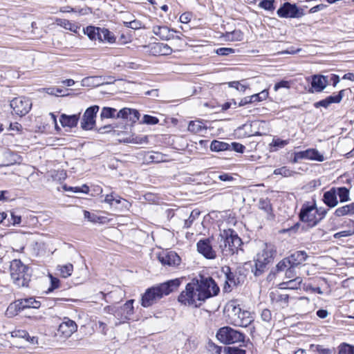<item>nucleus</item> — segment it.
<instances>
[{
  "label": "nucleus",
  "mask_w": 354,
  "mask_h": 354,
  "mask_svg": "<svg viewBox=\"0 0 354 354\" xmlns=\"http://www.w3.org/2000/svg\"><path fill=\"white\" fill-rule=\"evenodd\" d=\"M289 267H292L288 258H284L280 261L276 266L278 272L286 270Z\"/></svg>",
  "instance_id": "obj_42"
},
{
  "label": "nucleus",
  "mask_w": 354,
  "mask_h": 354,
  "mask_svg": "<svg viewBox=\"0 0 354 354\" xmlns=\"http://www.w3.org/2000/svg\"><path fill=\"white\" fill-rule=\"evenodd\" d=\"M10 106L12 109V113L21 117L30 111L32 107V102L28 98L17 97L10 101Z\"/></svg>",
  "instance_id": "obj_11"
},
{
  "label": "nucleus",
  "mask_w": 354,
  "mask_h": 354,
  "mask_svg": "<svg viewBox=\"0 0 354 354\" xmlns=\"http://www.w3.org/2000/svg\"><path fill=\"white\" fill-rule=\"evenodd\" d=\"M50 287L48 288V292H52L59 287V280L56 277H53L52 275H50Z\"/></svg>",
  "instance_id": "obj_57"
},
{
  "label": "nucleus",
  "mask_w": 354,
  "mask_h": 354,
  "mask_svg": "<svg viewBox=\"0 0 354 354\" xmlns=\"http://www.w3.org/2000/svg\"><path fill=\"white\" fill-rule=\"evenodd\" d=\"M277 15L281 18H299L304 14L303 9L297 7L295 3L285 2L277 11Z\"/></svg>",
  "instance_id": "obj_12"
},
{
  "label": "nucleus",
  "mask_w": 354,
  "mask_h": 354,
  "mask_svg": "<svg viewBox=\"0 0 354 354\" xmlns=\"http://www.w3.org/2000/svg\"><path fill=\"white\" fill-rule=\"evenodd\" d=\"M197 251L207 259H214L216 257V251L213 249L211 239H203L196 244Z\"/></svg>",
  "instance_id": "obj_14"
},
{
  "label": "nucleus",
  "mask_w": 354,
  "mask_h": 354,
  "mask_svg": "<svg viewBox=\"0 0 354 354\" xmlns=\"http://www.w3.org/2000/svg\"><path fill=\"white\" fill-rule=\"evenodd\" d=\"M140 113L136 109H131V115H129L128 120L132 123L139 120Z\"/></svg>",
  "instance_id": "obj_55"
},
{
  "label": "nucleus",
  "mask_w": 354,
  "mask_h": 354,
  "mask_svg": "<svg viewBox=\"0 0 354 354\" xmlns=\"http://www.w3.org/2000/svg\"><path fill=\"white\" fill-rule=\"evenodd\" d=\"M353 346L346 343H342L338 346V354H352Z\"/></svg>",
  "instance_id": "obj_43"
},
{
  "label": "nucleus",
  "mask_w": 354,
  "mask_h": 354,
  "mask_svg": "<svg viewBox=\"0 0 354 354\" xmlns=\"http://www.w3.org/2000/svg\"><path fill=\"white\" fill-rule=\"evenodd\" d=\"M229 146H230L229 151H234L238 153H242L244 152V151L245 149V147L244 145H243L242 144H241L239 142H232L230 144L229 143Z\"/></svg>",
  "instance_id": "obj_44"
},
{
  "label": "nucleus",
  "mask_w": 354,
  "mask_h": 354,
  "mask_svg": "<svg viewBox=\"0 0 354 354\" xmlns=\"http://www.w3.org/2000/svg\"><path fill=\"white\" fill-rule=\"evenodd\" d=\"M234 52H235L234 49L231 48H225V47L219 48L216 50V53L218 55H222V56L229 55L232 53H234Z\"/></svg>",
  "instance_id": "obj_50"
},
{
  "label": "nucleus",
  "mask_w": 354,
  "mask_h": 354,
  "mask_svg": "<svg viewBox=\"0 0 354 354\" xmlns=\"http://www.w3.org/2000/svg\"><path fill=\"white\" fill-rule=\"evenodd\" d=\"M315 207L310 205H304L299 213V218L301 221L308 223V225L313 227L318 224L316 213L313 212Z\"/></svg>",
  "instance_id": "obj_15"
},
{
  "label": "nucleus",
  "mask_w": 354,
  "mask_h": 354,
  "mask_svg": "<svg viewBox=\"0 0 354 354\" xmlns=\"http://www.w3.org/2000/svg\"><path fill=\"white\" fill-rule=\"evenodd\" d=\"M225 354H246V351L238 347H225Z\"/></svg>",
  "instance_id": "obj_45"
},
{
  "label": "nucleus",
  "mask_w": 354,
  "mask_h": 354,
  "mask_svg": "<svg viewBox=\"0 0 354 354\" xmlns=\"http://www.w3.org/2000/svg\"><path fill=\"white\" fill-rule=\"evenodd\" d=\"M129 115H131V109L123 108L117 113L116 118L128 120Z\"/></svg>",
  "instance_id": "obj_48"
},
{
  "label": "nucleus",
  "mask_w": 354,
  "mask_h": 354,
  "mask_svg": "<svg viewBox=\"0 0 354 354\" xmlns=\"http://www.w3.org/2000/svg\"><path fill=\"white\" fill-rule=\"evenodd\" d=\"M122 200L127 202L126 200L123 199L122 197H120L115 193L112 192L105 196L104 202L112 206L113 205V203H115L116 204H120L122 202Z\"/></svg>",
  "instance_id": "obj_33"
},
{
  "label": "nucleus",
  "mask_w": 354,
  "mask_h": 354,
  "mask_svg": "<svg viewBox=\"0 0 354 354\" xmlns=\"http://www.w3.org/2000/svg\"><path fill=\"white\" fill-rule=\"evenodd\" d=\"M261 317L263 321L267 322H270L272 318L271 311L268 309L263 310Z\"/></svg>",
  "instance_id": "obj_59"
},
{
  "label": "nucleus",
  "mask_w": 354,
  "mask_h": 354,
  "mask_svg": "<svg viewBox=\"0 0 354 354\" xmlns=\"http://www.w3.org/2000/svg\"><path fill=\"white\" fill-rule=\"evenodd\" d=\"M10 277L18 287H28L32 277L30 268L20 259H14L10 265Z\"/></svg>",
  "instance_id": "obj_4"
},
{
  "label": "nucleus",
  "mask_w": 354,
  "mask_h": 354,
  "mask_svg": "<svg viewBox=\"0 0 354 354\" xmlns=\"http://www.w3.org/2000/svg\"><path fill=\"white\" fill-rule=\"evenodd\" d=\"M328 86L327 77L323 75L312 76L311 86L316 92H322Z\"/></svg>",
  "instance_id": "obj_21"
},
{
  "label": "nucleus",
  "mask_w": 354,
  "mask_h": 354,
  "mask_svg": "<svg viewBox=\"0 0 354 354\" xmlns=\"http://www.w3.org/2000/svg\"><path fill=\"white\" fill-rule=\"evenodd\" d=\"M221 272L225 277V282L223 287L225 292L231 291V286H237L243 283V277L238 275V272H232L230 266H224L221 268Z\"/></svg>",
  "instance_id": "obj_10"
},
{
  "label": "nucleus",
  "mask_w": 354,
  "mask_h": 354,
  "mask_svg": "<svg viewBox=\"0 0 354 354\" xmlns=\"http://www.w3.org/2000/svg\"><path fill=\"white\" fill-rule=\"evenodd\" d=\"M77 326L74 321L68 318H65L59 326L58 333L64 337H69L77 330Z\"/></svg>",
  "instance_id": "obj_17"
},
{
  "label": "nucleus",
  "mask_w": 354,
  "mask_h": 354,
  "mask_svg": "<svg viewBox=\"0 0 354 354\" xmlns=\"http://www.w3.org/2000/svg\"><path fill=\"white\" fill-rule=\"evenodd\" d=\"M276 252L274 245L266 244L265 248L257 254L254 260V268H252L254 276L259 277L267 270V266L272 263Z\"/></svg>",
  "instance_id": "obj_5"
},
{
  "label": "nucleus",
  "mask_w": 354,
  "mask_h": 354,
  "mask_svg": "<svg viewBox=\"0 0 354 354\" xmlns=\"http://www.w3.org/2000/svg\"><path fill=\"white\" fill-rule=\"evenodd\" d=\"M84 216L85 218L88 219V221H90L91 222L96 221V216L91 214V212L87 210L84 211Z\"/></svg>",
  "instance_id": "obj_62"
},
{
  "label": "nucleus",
  "mask_w": 354,
  "mask_h": 354,
  "mask_svg": "<svg viewBox=\"0 0 354 354\" xmlns=\"http://www.w3.org/2000/svg\"><path fill=\"white\" fill-rule=\"evenodd\" d=\"M134 299H129L121 306H108V312L112 314L115 318L120 320V322H125L130 319V317L133 314Z\"/></svg>",
  "instance_id": "obj_9"
},
{
  "label": "nucleus",
  "mask_w": 354,
  "mask_h": 354,
  "mask_svg": "<svg viewBox=\"0 0 354 354\" xmlns=\"http://www.w3.org/2000/svg\"><path fill=\"white\" fill-rule=\"evenodd\" d=\"M204 129L203 123L198 120L191 121L188 125V130L194 133H201Z\"/></svg>",
  "instance_id": "obj_35"
},
{
  "label": "nucleus",
  "mask_w": 354,
  "mask_h": 354,
  "mask_svg": "<svg viewBox=\"0 0 354 354\" xmlns=\"http://www.w3.org/2000/svg\"><path fill=\"white\" fill-rule=\"evenodd\" d=\"M326 76L327 77L328 85L331 84L335 87L339 82V77L337 75L330 74Z\"/></svg>",
  "instance_id": "obj_51"
},
{
  "label": "nucleus",
  "mask_w": 354,
  "mask_h": 354,
  "mask_svg": "<svg viewBox=\"0 0 354 354\" xmlns=\"http://www.w3.org/2000/svg\"><path fill=\"white\" fill-rule=\"evenodd\" d=\"M220 288L211 277L200 274L186 285L178 301L185 306L200 307L206 299L217 295Z\"/></svg>",
  "instance_id": "obj_1"
},
{
  "label": "nucleus",
  "mask_w": 354,
  "mask_h": 354,
  "mask_svg": "<svg viewBox=\"0 0 354 354\" xmlns=\"http://www.w3.org/2000/svg\"><path fill=\"white\" fill-rule=\"evenodd\" d=\"M336 193L339 198L340 203L348 202L351 200L349 189L345 187L336 188Z\"/></svg>",
  "instance_id": "obj_30"
},
{
  "label": "nucleus",
  "mask_w": 354,
  "mask_h": 354,
  "mask_svg": "<svg viewBox=\"0 0 354 354\" xmlns=\"http://www.w3.org/2000/svg\"><path fill=\"white\" fill-rule=\"evenodd\" d=\"M100 37L102 40H99L100 41H107L109 44H113L116 40L113 33L105 28H101Z\"/></svg>",
  "instance_id": "obj_29"
},
{
  "label": "nucleus",
  "mask_w": 354,
  "mask_h": 354,
  "mask_svg": "<svg viewBox=\"0 0 354 354\" xmlns=\"http://www.w3.org/2000/svg\"><path fill=\"white\" fill-rule=\"evenodd\" d=\"M334 214L337 217L354 214V203L337 208Z\"/></svg>",
  "instance_id": "obj_26"
},
{
  "label": "nucleus",
  "mask_w": 354,
  "mask_h": 354,
  "mask_svg": "<svg viewBox=\"0 0 354 354\" xmlns=\"http://www.w3.org/2000/svg\"><path fill=\"white\" fill-rule=\"evenodd\" d=\"M316 351L319 354H332V351L330 349L324 348L321 345L316 346Z\"/></svg>",
  "instance_id": "obj_60"
},
{
  "label": "nucleus",
  "mask_w": 354,
  "mask_h": 354,
  "mask_svg": "<svg viewBox=\"0 0 354 354\" xmlns=\"http://www.w3.org/2000/svg\"><path fill=\"white\" fill-rule=\"evenodd\" d=\"M232 308L229 317L230 319V324L239 327H247L253 321L251 314L248 310H243L239 306H235L234 304L229 305V309Z\"/></svg>",
  "instance_id": "obj_6"
},
{
  "label": "nucleus",
  "mask_w": 354,
  "mask_h": 354,
  "mask_svg": "<svg viewBox=\"0 0 354 354\" xmlns=\"http://www.w3.org/2000/svg\"><path fill=\"white\" fill-rule=\"evenodd\" d=\"M113 127L111 124L105 125L104 127H100L97 129V131L100 133L110 132L111 129H113Z\"/></svg>",
  "instance_id": "obj_64"
},
{
  "label": "nucleus",
  "mask_w": 354,
  "mask_h": 354,
  "mask_svg": "<svg viewBox=\"0 0 354 354\" xmlns=\"http://www.w3.org/2000/svg\"><path fill=\"white\" fill-rule=\"evenodd\" d=\"M180 283L181 280L180 279H174L147 288L142 295L141 306L144 308L151 306L165 295H168L177 290Z\"/></svg>",
  "instance_id": "obj_2"
},
{
  "label": "nucleus",
  "mask_w": 354,
  "mask_h": 354,
  "mask_svg": "<svg viewBox=\"0 0 354 354\" xmlns=\"http://www.w3.org/2000/svg\"><path fill=\"white\" fill-rule=\"evenodd\" d=\"M353 225H354V221H351ZM354 234V229H349L348 230H344L339 232L335 233L333 235L335 239H339L342 237H347Z\"/></svg>",
  "instance_id": "obj_46"
},
{
  "label": "nucleus",
  "mask_w": 354,
  "mask_h": 354,
  "mask_svg": "<svg viewBox=\"0 0 354 354\" xmlns=\"http://www.w3.org/2000/svg\"><path fill=\"white\" fill-rule=\"evenodd\" d=\"M275 0H261L259 3V7L269 12H273L275 10Z\"/></svg>",
  "instance_id": "obj_39"
},
{
  "label": "nucleus",
  "mask_w": 354,
  "mask_h": 354,
  "mask_svg": "<svg viewBox=\"0 0 354 354\" xmlns=\"http://www.w3.org/2000/svg\"><path fill=\"white\" fill-rule=\"evenodd\" d=\"M101 79L102 77L97 76L86 77L82 80V84L83 86H96L104 84V82L99 81Z\"/></svg>",
  "instance_id": "obj_31"
},
{
  "label": "nucleus",
  "mask_w": 354,
  "mask_h": 354,
  "mask_svg": "<svg viewBox=\"0 0 354 354\" xmlns=\"http://www.w3.org/2000/svg\"><path fill=\"white\" fill-rule=\"evenodd\" d=\"M346 90H341L337 95H330L314 103V106L315 108H319L321 106L324 108H328L331 104L333 103H339L344 97V94Z\"/></svg>",
  "instance_id": "obj_18"
},
{
  "label": "nucleus",
  "mask_w": 354,
  "mask_h": 354,
  "mask_svg": "<svg viewBox=\"0 0 354 354\" xmlns=\"http://www.w3.org/2000/svg\"><path fill=\"white\" fill-rule=\"evenodd\" d=\"M15 336L25 339L30 344H37V337L35 336H30L26 330H21L16 332Z\"/></svg>",
  "instance_id": "obj_34"
},
{
  "label": "nucleus",
  "mask_w": 354,
  "mask_h": 354,
  "mask_svg": "<svg viewBox=\"0 0 354 354\" xmlns=\"http://www.w3.org/2000/svg\"><path fill=\"white\" fill-rule=\"evenodd\" d=\"M117 110L111 107H103L100 113V118H116Z\"/></svg>",
  "instance_id": "obj_37"
},
{
  "label": "nucleus",
  "mask_w": 354,
  "mask_h": 354,
  "mask_svg": "<svg viewBox=\"0 0 354 354\" xmlns=\"http://www.w3.org/2000/svg\"><path fill=\"white\" fill-rule=\"evenodd\" d=\"M218 243L223 254L229 255L237 252L243 242L234 230L227 229L221 232Z\"/></svg>",
  "instance_id": "obj_3"
},
{
  "label": "nucleus",
  "mask_w": 354,
  "mask_h": 354,
  "mask_svg": "<svg viewBox=\"0 0 354 354\" xmlns=\"http://www.w3.org/2000/svg\"><path fill=\"white\" fill-rule=\"evenodd\" d=\"M210 150L216 152L229 151V143L223 141L214 140L210 144Z\"/></svg>",
  "instance_id": "obj_27"
},
{
  "label": "nucleus",
  "mask_w": 354,
  "mask_h": 354,
  "mask_svg": "<svg viewBox=\"0 0 354 354\" xmlns=\"http://www.w3.org/2000/svg\"><path fill=\"white\" fill-rule=\"evenodd\" d=\"M79 119V114H73L71 115L62 114L60 115L59 122L63 127L73 128L77 126Z\"/></svg>",
  "instance_id": "obj_22"
},
{
  "label": "nucleus",
  "mask_w": 354,
  "mask_h": 354,
  "mask_svg": "<svg viewBox=\"0 0 354 354\" xmlns=\"http://www.w3.org/2000/svg\"><path fill=\"white\" fill-rule=\"evenodd\" d=\"M153 32L162 40H170L174 39V32L176 30L171 29L166 26H155L153 27Z\"/></svg>",
  "instance_id": "obj_19"
},
{
  "label": "nucleus",
  "mask_w": 354,
  "mask_h": 354,
  "mask_svg": "<svg viewBox=\"0 0 354 354\" xmlns=\"http://www.w3.org/2000/svg\"><path fill=\"white\" fill-rule=\"evenodd\" d=\"M258 207L261 210L265 212L266 217L268 220L274 219V215L272 213V205L268 198H261L259 201Z\"/></svg>",
  "instance_id": "obj_23"
},
{
  "label": "nucleus",
  "mask_w": 354,
  "mask_h": 354,
  "mask_svg": "<svg viewBox=\"0 0 354 354\" xmlns=\"http://www.w3.org/2000/svg\"><path fill=\"white\" fill-rule=\"evenodd\" d=\"M216 337L221 342L225 344H232L244 342L245 335L230 326H224L218 330Z\"/></svg>",
  "instance_id": "obj_7"
},
{
  "label": "nucleus",
  "mask_w": 354,
  "mask_h": 354,
  "mask_svg": "<svg viewBox=\"0 0 354 354\" xmlns=\"http://www.w3.org/2000/svg\"><path fill=\"white\" fill-rule=\"evenodd\" d=\"M228 84H229L230 87L234 88L236 90L241 91V92H244L245 91V89L247 88L246 86L241 84L238 81L230 82L228 83Z\"/></svg>",
  "instance_id": "obj_52"
},
{
  "label": "nucleus",
  "mask_w": 354,
  "mask_h": 354,
  "mask_svg": "<svg viewBox=\"0 0 354 354\" xmlns=\"http://www.w3.org/2000/svg\"><path fill=\"white\" fill-rule=\"evenodd\" d=\"M158 259L163 266L176 267L180 263V257L174 252H163L158 255Z\"/></svg>",
  "instance_id": "obj_16"
},
{
  "label": "nucleus",
  "mask_w": 354,
  "mask_h": 354,
  "mask_svg": "<svg viewBox=\"0 0 354 354\" xmlns=\"http://www.w3.org/2000/svg\"><path fill=\"white\" fill-rule=\"evenodd\" d=\"M124 26L127 28H130L134 30H137L140 28L141 24L139 21L133 20L131 21L124 22Z\"/></svg>",
  "instance_id": "obj_56"
},
{
  "label": "nucleus",
  "mask_w": 354,
  "mask_h": 354,
  "mask_svg": "<svg viewBox=\"0 0 354 354\" xmlns=\"http://www.w3.org/2000/svg\"><path fill=\"white\" fill-rule=\"evenodd\" d=\"M100 109L99 106L93 105L86 109L81 120V128L84 130H92L95 125V118Z\"/></svg>",
  "instance_id": "obj_13"
},
{
  "label": "nucleus",
  "mask_w": 354,
  "mask_h": 354,
  "mask_svg": "<svg viewBox=\"0 0 354 354\" xmlns=\"http://www.w3.org/2000/svg\"><path fill=\"white\" fill-rule=\"evenodd\" d=\"M58 268L60 271L61 276L64 278H67L71 276L73 270V266L71 263L59 266Z\"/></svg>",
  "instance_id": "obj_40"
},
{
  "label": "nucleus",
  "mask_w": 354,
  "mask_h": 354,
  "mask_svg": "<svg viewBox=\"0 0 354 354\" xmlns=\"http://www.w3.org/2000/svg\"><path fill=\"white\" fill-rule=\"evenodd\" d=\"M63 89L56 87H52L47 88V93L50 95H64V94H62Z\"/></svg>",
  "instance_id": "obj_58"
},
{
  "label": "nucleus",
  "mask_w": 354,
  "mask_h": 354,
  "mask_svg": "<svg viewBox=\"0 0 354 354\" xmlns=\"http://www.w3.org/2000/svg\"><path fill=\"white\" fill-rule=\"evenodd\" d=\"M40 306V301L33 297L21 299L16 300L14 303L9 305L6 310V314L9 317H12L26 308H39Z\"/></svg>",
  "instance_id": "obj_8"
},
{
  "label": "nucleus",
  "mask_w": 354,
  "mask_h": 354,
  "mask_svg": "<svg viewBox=\"0 0 354 354\" xmlns=\"http://www.w3.org/2000/svg\"><path fill=\"white\" fill-rule=\"evenodd\" d=\"M159 122V120L154 116L149 115H145L142 118V123L147 124H156Z\"/></svg>",
  "instance_id": "obj_49"
},
{
  "label": "nucleus",
  "mask_w": 354,
  "mask_h": 354,
  "mask_svg": "<svg viewBox=\"0 0 354 354\" xmlns=\"http://www.w3.org/2000/svg\"><path fill=\"white\" fill-rule=\"evenodd\" d=\"M315 213L317 214L318 223L326 216L327 214L326 209H316Z\"/></svg>",
  "instance_id": "obj_63"
},
{
  "label": "nucleus",
  "mask_w": 354,
  "mask_h": 354,
  "mask_svg": "<svg viewBox=\"0 0 354 354\" xmlns=\"http://www.w3.org/2000/svg\"><path fill=\"white\" fill-rule=\"evenodd\" d=\"M191 20V14L189 12L183 13L180 17V21L181 23H188Z\"/></svg>",
  "instance_id": "obj_61"
},
{
  "label": "nucleus",
  "mask_w": 354,
  "mask_h": 354,
  "mask_svg": "<svg viewBox=\"0 0 354 354\" xmlns=\"http://www.w3.org/2000/svg\"><path fill=\"white\" fill-rule=\"evenodd\" d=\"M100 30L101 28L100 27L88 26L84 28V33L92 41L96 39L102 40L100 37Z\"/></svg>",
  "instance_id": "obj_25"
},
{
  "label": "nucleus",
  "mask_w": 354,
  "mask_h": 354,
  "mask_svg": "<svg viewBox=\"0 0 354 354\" xmlns=\"http://www.w3.org/2000/svg\"><path fill=\"white\" fill-rule=\"evenodd\" d=\"M294 173V171H292L288 167L286 166L275 169L273 172L274 175H281L283 177L291 176Z\"/></svg>",
  "instance_id": "obj_41"
},
{
  "label": "nucleus",
  "mask_w": 354,
  "mask_h": 354,
  "mask_svg": "<svg viewBox=\"0 0 354 354\" xmlns=\"http://www.w3.org/2000/svg\"><path fill=\"white\" fill-rule=\"evenodd\" d=\"M301 155H304L305 159L313 160L319 162L324 161V158L322 154H321L317 149H309L304 151V153Z\"/></svg>",
  "instance_id": "obj_28"
},
{
  "label": "nucleus",
  "mask_w": 354,
  "mask_h": 354,
  "mask_svg": "<svg viewBox=\"0 0 354 354\" xmlns=\"http://www.w3.org/2000/svg\"><path fill=\"white\" fill-rule=\"evenodd\" d=\"M156 52L161 55H169L172 53V48L166 44L158 43L154 47Z\"/></svg>",
  "instance_id": "obj_32"
},
{
  "label": "nucleus",
  "mask_w": 354,
  "mask_h": 354,
  "mask_svg": "<svg viewBox=\"0 0 354 354\" xmlns=\"http://www.w3.org/2000/svg\"><path fill=\"white\" fill-rule=\"evenodd\" d=\"M243 37V33L241 30H234L228 34V38L231 40L241 41Z\"/></svg>",
  "instance_id": "obj_53"
},
{
  "label": "nucleus",
  "mask_w": 354,
  "mask_h": 354,
  "mask_svg": "<svg viewBox=\"0 0 354 354\" xmlns=\"http://www.w3.org/2000/svg\"><path fill=\"white\" fill-rule=\"evenodd\" d=\"M201 212L198 209H194L191 212L190 215L187 219L184 221V228H189L192 226L194 221L199 216Z\"/></svg>",
  "instance_id": "obj_36"
},
{
  "label": "nucleus",
  "mask_w": 354,
  "mask_h": 354,
  "mask_svg": "<svg viewBox=\"0 0 354 354\" xmlns=\"http://www.w3.org/2000/svg\"><path fill=\"white\" fill-rule=\"evenodd\" d=\"M322 201L329 208L336 207L338 204L336 187H332L328 191L325 192L323 194Z\"/></svg>",
  "instance_id": "obj_20"
},
{
  "label": "nucleus",
  "mask_w": 354,
  "mask_h": 354,
  "mask_svg": "<svg viewBox=\"0 0 354 354\" xmlns=\"http://www.w3.org/2000/svg\"><path fill=\"white\" fill-rule=\"evenodd\" d=\"M268 91L264 89L259 93H256L250 96L251 104L257 102H261L266 100L268 97Z\"/></svg>",
  "instance_id": "obj_38"
},
{
  "label": "nucleus",
  "mask_w": 354,
  "mask_h": 354,
  "mask_svg": "<svg viewBox=\"0 0 354 354\" xmlns=\"http://www.w3.org/2000/svg\"><path fill=\"white\" fill-rule=\"evenodd\" d=\"M289 143L288 140H281L280 138H274L272 140L271 146L276 147L277 148H283Z\"/></svg>",
  "instance_id": "obj_47"
},
{
  "label": "nucleus",
  "mask_w": 354,
  "mask_h": 354,
  "mask_svg": "<svg viewBox=\"0 0 354 354\" xmlns=\"http://www.w3.org/2000/svg\"><path fill=\"white\" fill-rule=\"evenodd\" d=\"M308 257V255L304 251H296L292 253L288 258L289 259L292 267H296L298 265L304 262Z\"/></svg>",
  "instance_id": "obj_24"
},
{
  "label": "nucleus",
  "mask_w": 354,
  "mask_h": 354,
  "mask_svg": "<svg viewBox=\"0 0 354 354\" xmlns=\"http://www.w3.org/2000/svg\"><path fill=\"white\" fill-rule=\"evenodd\" d=\"M290 87V82L287 80H281L274 84V90L278 91L279 88H289Z\"/></svg>",
  "instance_id": "obj_54"
}]
</instances>
